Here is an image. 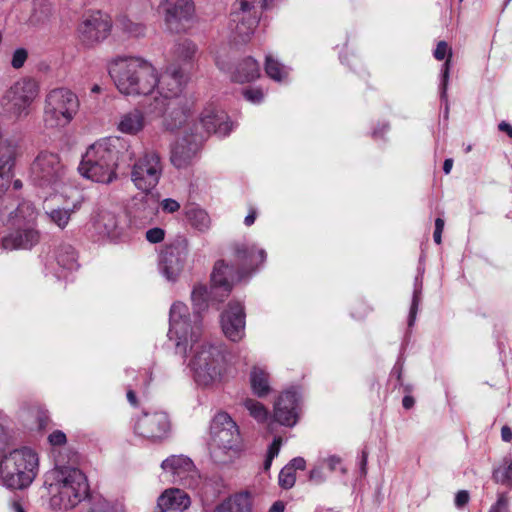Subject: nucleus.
Segmentation results:
<instances>
[{
	"label": "nucleus",
	"mask_w": 512,
	"mask_h": 512,
	"mask_svg": "<svg viewBox=\"0 0 512 512\" xmlns=\"http://www.w3.org/2000/svg\"><path fill=\"white\" fill-rule=\"evenodd\" d=\"M169 340L177 350L186 353L190 347L189 367L195 382L202 387H211L222 381L230 367V353L221 342L201 340L202 326L199 316L191 320L188 307L175 302L170 308Z\"/></svg>",
	"instance_id": "nucleus-1"
},
{
	"label": "nucleus",
	"mask_w": 512,
	"mask_h": 512,
	"mask_svg": "<svg viewBox=\"0 0 512 512\" xmlns=\"http://www.w3.org/2000/svg\"><path fill=\"white\" fill-rule=\"evenodd\" d=\"M107 69L122 95L140 97L155 92L156 67L143 58L117 56L108 62Z\"/></svg>",
	"instance_id": "nucleus-2"
},
{
	"label": "nucleus",
	"mask_w": 512,
	"mask_h": 512,
	"mask_svg": "<svg viewBox=\"0 0 512 512\" xmlns=\"http://www.w3.org/2000/svg\"><path fill=\"white\" fill-rule=\"evenodd\" d=\"M128 148L121 137L103 138L91 144L79 165L80 174L96 183L110 184L117 179L119 154Z\"/></svg>",
	"instance_id": "nucleus-3"
},
{
	"label": "nucleus",
	"mask_w": 512,
	"mask_h": 512,
	"mask_svg": "<svg viewBox=\"0 0 512 512\" xmlns=\"http://www.w3.org/2000/svg\"><path fill=\"white\" fill-rule=\"evenodd\" d=\"M202 129H191V134H184L176 142L171 152V163L178 169L188 167L196 156L199 145L211 133L226 136L232 130L227 114L214 106L206 107L201 112Z\"/></svg>",
	"instance_id": "nucleus-4"
},
{
	"label": "nucleus",
	"mask_w": 512,
	"mask_h": 512,
	"mask_svg": "<svg viewBox=\"0 0 512 512\" xmlns=\"http://www.w3.org/2000/svg\"><path fill=\"white\" fill-rule=\"evenodd\" d=\"M50 503L59 510H71L89 495L86 475L78 468L61 466L50 472L47 480Z\"/></svg>",
	"instance_id": "nucleus-5"
},
{
	"label": "nucleus",
	"mask_w": 512,
	"mask_h": 512,
	"mask_svg": "<svg viewBox=\"0 0 512 512\" xmlns=\"http://www.w3.org/2000/svg\"><path fill=\"white\" fill-rule=\"evenodd\" d=\"M210 455L218 465H229L240 458L243 447L236 423L225 412L214 416L210 425Z\"/></svg>",
	"instance_id": "nucleus-6"
},
{
	"label": "nucleus",
	"mask_w": 512,
	"mask_h": 512,
	"mask_svg": "<svg viewBox=\"0 0 512 512\" xmlns=\"http://www.w3.org/2000/svg\"><path fill=\"white\" fill-rule=\"evenodd\" d=\"M39 471L38 454L29 447H21L5 454L0 461V481L12 490L28 488Z\"/></svg>",
	"instance_id": "nucleus-7"
},
{
	"label": "nucleus",
	"mask_w": 512,
	"mask_h": 512,
	"mask_svg": "<svg viewBox=\"0 0 512 512\" xmlns=\"http://www.w3.org/2000/svg\"><path fill=\"white\" fill-rule=\"evenodd\" d=\"M38 212L29 201H22L17 208L9 213L7 225L11 230L2 239L5 249H31L40 240V232L36 228Z\"/></svg>",
	"instance_id": "nucleus-8"
},
{
	"label": "nucleus",
	"mask_w": 512,
	"mask_h": 512,
	"mask_svg": "<svg viewBox=\"0 0 512 512\" xmlns=\"http://www.w3.org/2000/svg\"><path fill=\"white\" fill-rule=\"evenodd\" d=\"M32 184L44 194L59 192L67 183V170L59 156L48 151H41L30 167Z\"/></svg>",
	"instance_id": "nucleus-9"
},
{
	"label": "nucleus",
	"mask_w": 512,
	"mask_h": 512,
	"mask_svg": "<svg viewBox=\"0 0 512 512\" xmlns=\"http://www.w3.org/2000/svg\"><path fill=\"white\" fill-rule=\"evenodd\" d=\"M193 108L194 102L184 97L150 106L149 112L162 117L163 129L171 132L183 130V135H188L191 129L194 132L202 129L200 118L196 121L193 117Z\"/></svg>",
	"instance_id": "nucleus-10"
},
{
	"label": "nucleus",
	"mask_w": 512,
	"mask_h": 512,
	"mask_svg": "<svg viewBox=\"0 0 512 512\" xmlns=\"http://www.w3.org/2000/svg\"><path fill=\"white\" fill-rule=\"evenodd\" d=\"M79 108L77 95L68 88H53L44 99L43 122L47 128H62L75 117Z\"/></svg>",
	"instance_id": "nucleus-11"
},
{
	"label": "nucleus",
	"mask_w": 512,
	"mask_h": 512,
	"mask_svg": "<svg viewBox=\"0 0 512 512\" xmlns=\"http://www.w3.org/2000/svg\"><path fill=\"white\" fill-rule=\"evenodd\" d=\"M39 91V84L34 79L26 77L17 80L0 100L3 115L14 120L27 117Z\"/></svg>",
	"instance_id": "nucleus-12"
},
{
	"label": "nucleus",
	"mask_w": 512,
	"mask_h": 512,
	"mask_svg": "<svg viewBox=\"0 0 512 512\" xmlns=\"http://www.w3.org/2000/svg\"><path fill=\"white\" fill-rule=\"evenodd\" d=\"M156 12L171 34L187 33L196 19L194 0H160Z\"/></svg>",
	"instance_id": "nucleus-13"
},
{
	"label": "nucleus",
	"mask_w": 512,
	"mask_h": 512,
	"mask_svg": "<svg viewBox=\"0 0 512 512\" xmlns=\"http://www.w3.org/2000/svg\"><path fill=\"white\" fill-rule=\"evenodd\" d=\"M164 163L154 150L145 151L131 165L130 179L135 188L150 193L159 184L163 175Z\"/></svg>",
	"instance_id": "nucleus-14"
},
{
	"label": "nucleus",
	"mask_w": 512,
	"mask_h": 512,
	"mask_svg": "<svg viewBox=\"0 0 512 512\" xmlns=\"http://www.w3.org/2000/svg\"><path fill=\"white\" fill-rule=\"evenodd\" d=\"M186 83V75L176 65L167 66L161 73L156 69V88L154 92L156 95L150 106L159 105L176 98H184L185 96L182 93Z\"/></svg>",
	"instance_id": "nucleus-15"
},
{
	"label": "nucleus",
	"mask_w": 512,
	"mask_h": 512,
	"mask_svg": "<svg viewBox=\"0 0 512 512\" xmlns=\"http://www.w3.org/2000/svg\"><path fill=\"white\" fill-rule=\"evenodd\" d=\"M189 245L186 239H178L167 245L159 255V271L170 282H175L187 261Z\"/></svg>",
	"instance_id": "nucleus-16"
},
{
	"label": "nucleus",
	"mask_w": 512,
	"mask_h": 512,
	"mask_svg": "<svg viewBox=\"0 0 512 512\" xmlns=\"http://www.w3.org/2000/svg\"><path fill=\"white\" fill-rule=\"evenodd\" d=\"M110 31L109 18L99 11H94L82 16L77 26V37L83 45L92 47L105 40Z\"/></svg>",
	"instance_id": "nucleus-17"
},
{
	"label": "nucleus",
	"mask_w": 512,
	"mask_h": 512,
	"mask_svg": "<svg viewBox=\"0 0 512 512\" xmlns=\"http://www.w3.org/2000/svg\"><path fill=\"white\" fill-rule=\"evenodd\" d=\"M87 231L95 241L117 240L123 234L119 217L106 209L98 210L90 220Z\"/></svg>",
	"instance_id": "nucleus-18"
},
{
	"label": "nucleus",
	"mask_w": 512,
	"mask_h": 512,
	"mask_svg": "<svg viewBox=\"0 0 512 512\" xmlns=\"http://www.w3.org/2000/svg\"><path fill=\"white\" fill-rule=\"evenodd\" d=\"M135 433L149 440H161L170 431V420L165 412L143 413L136 420Z\"/></svg>",
	"instance_id": "nucleus-19"
},
{
	"label": "nucleus",
	"mask_w": 512,
	"mask_h": 512,
	"mask_svg": "<svg viewBox=\"0 0 512 512\" xmlns=\"http://www.w3.org/2000/svg\"><path fill=\"white\" fill-rule=\"evenodd\" d=\"M221 327L231 341H240L245 335V313L239 302L230 303L221 315Z\"/></svg>",
	"instance_id": "nucleus-20"
},
{
	"label": "nucleus",
	"mask_w": 512,
	"mask_h": 512,
	"mask_svg": "<svg viewBox=\"0 0 512 512\" xmlns=\"http://www.w3.org/2000/svg\"><path fill=\"white\" fill-rule=\"evenodd\" d=\"M299 396L294 390L282 393L275 405L273 417L281 425L293 427L298 421Z\"/></svg>",
	"instance_id": "nucleus-21"
},
{
	"label": "nucleus",
	"mask_w": 512,
	"mask_h": 512,
	"mask_svg": "<svg viewBox=\"0 0 512 512\" xmlns=\"http://www.w3.org/2000/svg\"><path fill=\"white\" fill-rule=\"evenodd\" d=\"M242 277V273L235 271L224 260L217 261L211 275L213 283L212 293L216 295L219 291H222V296H227L232 290L233 285L240 281Z\"/></svg>",
	"instance_id": "nucleus-22"
},
{
	"label": "nucleus",
	"mask_w": 512,
	"mask_h": 512,
	"mask_svg": "<svg viewBox=\"0 0 512 512\" xmlns=\"http://www.w3.org/2000/svg\"><path fill=\"white\" fill-rule=\"evenodd\" d=\"M82 202V197L80 195L74 198L71 202L67 200H61L59 198L58 205L56 207H44L45 214L47 215L50 222L63 230L68 226L71 215L81 208Z\"/></svg>",
	"instance_id": "nucleus-23"
},
{
	"label": "nucleus",
	"mask_w": 512,
	"mask_h": 512,
	"mask_svg": "<svg viewBox=\"0 0 512 512\" xmlns=\"http://www.w3.org/2000/svg\"><path fill=\"white\" fill-rule=\"evenodd\" d=\"M161 468L171 481L178 482L186 479L194 471V464L187 456L172 455L162 462Z\"/></svg>",
	"instance_id": "nucleus-24"
},
{
	"label": "nucleus",
	"mask_w": 512,
	"mask_h": 512,
	"mask_svg": "<svg viewBox=\"0 0 512 512\" xmlns=\"http://www.w3.org/2000/svg\"><path fill=\"white\" fill-rule=\"evenodd\" d=\"M233 253L235 260L243 266L246 272L253 270L266 260L265 250L257 249L254 245L244 242L236 243L233 246Z\"/></svg>",
	"instance_id": "nucleus-25"
},
{
	"label": "nucleus",
	"mask_w": 512,
	"mask_h": 512,
	"mask_svg": "<svg viewBox=\"0 0 512 512\" xmlns=\"http://www.w3.org/2000/svg\"><path fill=\"white\" fill-rule=\"evenodd\" d=\"M258 19L255 15H246L239 11H233L230 15L229 29L234 39L239 42H246L253 34Z\"/></svg>",
	"instance_id": "nucleus-26"
},
{
	"label": "nucleus",
	"mask_w": 512,
	"mask_h": 512,
	"mask_svg": "<svg viewBox=\"0 0 512 512\" xmlns=\"http://www.w3.org/2000/svg\"><path fill=\"white\" fill-rule=\"evenodd\" d=\"M157 504L174 512H184L191 505L189 495L178 488H169L157 498Z\"/></svg>",
	"instance_id": "nucleus-27"
},
{
	"label": "nucleus",
	"mask_w": 512,
	"mask_h": 512,
	"mask_svg": "<svg viewBox=\"0 0 512 512\" xmlns=\"http://www.w3.org/2000/svg\"><path fill=\"white\" fill-rule=\"evenodd\" d=\"M147 125L145 113L134 108L123 113L117 122V130L127 135H137L142 132Z\"/></svg>",
	"instance_id": "nucleus-28"
},
{
	"label": "nucleus",
	"mask_w": 512,
	"mask_h": 512,
	"mask_svg": "<svg viewBox=\"0 0 512 512\" xmlns=\"http://www.w3.org/2000/svg\"><path fill=\"white\" fill-rule=\"evenodd\" d=\"M19 144L14 139H0V175L10 180V172L18 155Z\"/></svg>",
	"instance_id": "nucleus-29"
},
{
	"label": "nucleus",
	"mask_w": 512,
	"mask_h": 512,
	"mask_svg": "<svg viewBox=\"0 0 512 512\" xmlns=\"http://www.w3.org/2000/svg\"><path fill=\"white\" fill-rule=\"evenodd\" d=\"M56 262L59 266L56 276L58 278H67V272L77 269V254L75 249L68 244L59 246L55 255Z\"/></svg>",
	"instance_id": "nucleus-30"
},
{
	"label": "nucleus",
	"mask_w": 512,
	"mask_h": 512,
	"mask_svg": "<svg viewBox=\"0 0 512 512\" xmlns=\"http://www.w3.org/2000/svg\"><path fill=\"white\" fill-rule=\"evenodd\" d=\"M260 76V66L252 57L240 61L233 72L232 79L239 83H246Z\"/></svg>",
	"instance_id": "nucleus-31"
},
{
	"label": "nucleus",
	"mask_w": 512,
	"mask_h": 512,
	"mask_svg": "<svg viewBox=\"0 0 512 512\" xmlns=\"http://www.w3.org/2000/svg\"><path fill=\"white\" fill-rule=\"evenodd\" d=\"M250 497L247 493H239L222 501L212 512H249Z\"/></svg>",
	"instance_id": "nucleus-32"
},
{
	"label": "nucleus",
	"mask_w": 512,
	"mask_h": 512,
	"mask_svg": "<svg viewBox=\"0 0 512 512\" xmlns=\"http://www.w3.org/2000/svg\"><path fill=\"white\" fill-rule=\"evenodd\" d=\"M433 55L437 60H443L446 58V61L442 65V69H441L442 97L445 98L446 97V89L448 88L450 65H451V58H452V49L449 47L447 42L440 41L437 44Z\"/></svg>",
	"instance_id": "nucleus-33"
},
{
	"label": "nucleus",
	"mask_w": 512,
	"mask_h": 512,
	"mask_svg": "<svg viewBox=\"0 0 512 512\" xmlns=\"http://www.w3.org/2000/svg\"><path fill=\"white\" fill-rule=\"evenodd\" d=\"M250 384L253 393L262 398L268 395L271 391L269 374L259 366H254L250 372Z\"/></svg>",
	"instance_id": "nucleus-34"
},
{
	"label": "nucleus",
	"mask_w": 512,
	"mask_h": 512,
	"mask_svg": "<svg viewBox=\"0 0 512 512\" xmlns=\"http://www.w3.org/2000/svg\"><path fill=\"white\" fill-rule=\"evenodd\" d=\"M197 51V45L191 39L184 38L175 42L172 55L178 62L190 63L194 60Z\"/></svg>",
	"instance_id": "nucleus-35"
},
{
	"label": "nucleus",
	"mask_w": 512,
	"mask_h": 512,
	"mask_svg": "<svg viewBox=\"0 0 512 512\" xmlns=\"http://www.w3.org/2000/svg\"><path fill=\"white\" fill-rule=\"evenodd\" d=\"M189 224L201 233L207 232L211 227V219L208 213L199 207H191L186 211Z\"/></svg>",
	"instance_id": "nucleus-36"
},
{
	"label": "nucleus",
	"mask_w": 512,
	"mask_h": 512,
	"mask_svg": "<svg viewBox=\"0 0 512 512\" xmlns=\"http://www.w3.org/2000/svg\"><path fill=\"white\" fill-rule=\"evenodd\" d=\"M52 13L51 4L45 0H36L33 3L29 22L32 25H39L46 22Z\"/></svg>",
	"instance_id": "nucleus-37"
},
{
	"label": "nucleus",
	"mask_w": 512,
	"mask_h": 512,
	"mask_svg": "<svg viewBox=\"0 0 512 512\" xmlns=\"http://www.w3.org/2000/svg\"><path fill=\"white\" fill-rule=\"evenodd\" d=\"M84 512H124V510L106 498L95 495L89 498L88 507Z\"/></svg>",
	"instance_id": "nucleus-38"
},
{
	"label": "nucleus",
	"mask_w": 512,
	"mask_h": 512,
	"mask_svg": "<svg viewBox=\"0 0 512 512\" xmlns=\"http://www.w3.org/2000/svg\"><path fill=\"white\" fill-rule=\"evenodd\" d=\"M265 72L272 80L281 82L288 76L289 69L281 64L277 59H274L271 55H267Z\"/></svg>",
	"instance_id": "nucleus-39"
},
{
	"label": "nucleus",
	"mask_w": 512,
	"mask_h": 512,
	"mask_svg": "<svg viewBox=\"0 0 512 512\" xmlns=\"http://www.w3.org/2000/svg\"><path fill=\"white\" fill-rule=\"evenodd\" d=\"M243 406L248 411L249 415L258 423L267 421L269 412L261 402L252 398H246L243 401Z\"/></svg>",
	"instance_id": "nucleus-40"
},
{
	"label": "nucleus",
	"mask_w": 512,
	"mask_h": 512,
	"mask_svg": "<svg viewBox=\"0 0 512 512\" xmlns=\"http://www.w3.org/2000/svg\"><path fill=\"white\" fill-rule=\"evenodd\" d=\"M493 479L496 483L512 488V460H505L501 466L495 468Z\"/></svg>",
	"instance_id": "nucleus-41"
},
{
	"label": "nucleus",
	"mask_w": 512,
	"mask_h": 512,
	"mask_svg": "<svg viewBox=\"0 0 512 512\" xmlns=\"http://www.w3.org/2000/svg\"><path fill=\"white\" fill-rule=\"evenodd\" d=\"M192 302L194 307L200 311L207 307V301L209 298V291L203 285L195 286L191 294Z\"/></svg>",
	"instance_id": "nucleus-42"
},
{
	"label": "nucleus",
	"mask_w": 512,
	"mask_h": 512,
	"mask_svg": "<svg viewBox=\"0 0 512 512\" xmlns=\"http://www.w3.org/2000/svg\"><path fill=\"white\" fill-rule=\"evenodd\" d=\"M296 481L295 472L287 465L279 473V484L284 489H289L294 486Z\"/></svg>",
	"instance_id": "nucleus-43"
},
{
	"label": "nucleus",
	"mask_w": 512,
	"mask_h": 512,
	"mask_svg": "<svg viewBox=\"0 0 512 512\" xmlns=\"http://www.w3.org/2000/svg\"><path fill=\"white\" fill-rule=\"evenodd\" d=\"M123 29L134 37H140L145 34V26L140 23H134L130 20H123L121 22Z\"/></svg>",
	"instance_id": "nucleus-44"
},
{
	"label": "nucleus",
	"mask_w": 512,
	"mask_h": 512,
	"mask_svg": "<svg viewBox=\"0 0 512 512\" xmlns=\"http://www.w3.org/2000/svg\"><path fill=\"white\" fill-rule=\"evenodd\" d=\"M28 58V52L25 48H17L11 58V66L14 69H20L24 66Z\"/></svg>",
	"instance_id": "nucleus-45"
},
{
	"label": "nucleus",
	"mask_w": 512,
	"mask_h": 512,
	"mask_svg": "<svg viewBox=\"0 0 512 512\" xmlns=\"http://www.w3.org/2000/svg\"><path fill=\"white\" fill-rule=\"evenodd\" d=\"M509 509V498L506 493L498 494V499L493 504L488 512H508Z\"/></svg>",
	"instance_id": "nucleus-46"
},
{
	"label": "nucleus",
	"mask_w": 512,
	"mask_h": 512,
	"mask_svg": "<svg viewBox=\"0 0 512 512\" xmlns=\"http://www.w3.org/2000/svg\"><path fill=\"white\" fill-rule=\"evenodd\" d=\"M420 292H421L420 289L415 288L414 293H413L412 305L410 308V314H409V321H408L409 326L413 325L415 318H416V313H417L419 302H420Z\"/></svg>",
	"instance_id": "nucleus-47"
},
{
	"label": "nucleus",
	"mask_w": 512,
	"mask_h": 512,
	"mask_svg": "<svg viewBox=\"0 0 512 512\" xmlns=\"http://www.w3.org/2000/svg\"><path fill=\"white\" fill-rule=\"evenodd\" d=\"M244 97L251 103L258 104L263 98L264 94L260 89H246L244 91Z\"/></svg>",
	"instance_id": "nucleus-48"
},
{
	"label": "nucleus",
	"mask_w": 512,
	"mask_h": 512,
	"mask_svg": "<svg viewBox=\"0 0 512 512\" xmlns=\"http://www.w3.org/2000/svg\"><path fill=\"white\" fill-rule=\"evenodd\" d=\"M255 1L256 0H237L234 11H239L246 15H253L251 9L254 7Z\"/></svg>",
	"instance_id": "nucleus-49"
},
{
	"label": "nucleus",
	"mask_w": 512,
	"mask_h": 512,
	"mask_svg": "<svg viewBox=\"0 0 512 512\" xmlns=\"http://www.w3.org/2000/svg\"><path fill=\"white\" fill-rule=\"evenodd\" d=\"M164 230L161 228H152L146 232V239L150 243H159L164 239Z\"/></svg>",
	"instance_id": "nucleus-50"
},
{
	"label": "nucleus",
	"mask_w": 512,
	"mask_h": 512,
	"mask_svg": "<svg viewBox=\"0 0 512 512\" xmlns=\"http://www.w3.org/2000/svg\"><path fill=\"white\" fill-rule=\"evenodd\" d=\"M48 440L52 445H62L66 442V435L62 431L56 430L49 435Z\"/></svg>",
	"instance_id": "nucleus-51"
},
{
	"label": "nucleus",
	"mask_w": 512,
	"mask_h": 512,
	"mask_svg": "<svg viewBox=\"0 0 512 512\" xmlns=\"http://www.w3.org/2000/svg\"><path fill=\"white\" fill-rule=\"evenodd\" d=\"M162 209L165 212L173 213L180 208V204L174 199H164L161 203Z\"/></svg>",
	"instance_id": "nucleus-52"
},
{
	"label": "nucleus",
	"mask_w": 512,
	"mask_h": 512,
	"mask_svg": "<svg viewBox=\"0 0 512 512\" xmlns=\"http://www.w3.org/2000/svg\"><path fill=\"white\" fill-rule=\"evenodd\" d=\"M281 444L282 438L276 437L268 448L267 456L274 459L279 454Z\"/></svg>",
	"instance_id": "nucleus-53"
},
{
	"label": "nucleus",
	"mask_w": 512,
	"mask_h": 512,
	"mask_svg": "<svg viewBox=\"0 0 512 512\" xmlns=\"http://www.w3.org/2000/svg\"><path fill=\"white\" fill-rule=\"evenodd\" d=\"M469 501V493L466 490L458 491L455 496V505L457 507H463Z\"/></svg>",
	"instance_id": "nucleus-54"
},
{
	"label": "nucleus",
	"mask_w": 512,
	"mask_h": 512,
	"mask_svg": "<svg viewBox=\"0 0 512 512\" xmlns=\"http://www.w3.org/2000/svg\"><path fill=\"white\" fill-rule=\"evenodd\" d=\"M310 480L315 481L316 483H322L326 480L325 475L320 467H315L310 471L309 475Z\"/></svg>",
	"instance_id": "nucleus-55"
},
{
	"label": "nucleus",
	"mask_w": 512,
	"mask_h": 512,
	"mask_svg": "<svg viewBox=\"0 0 512 512\" xmlns=\"http://www.w3.org/2000/svg\"><path fill=\"white\" fill-rule=\"evenodd\" d=\"M287 466L291 467L293 472H295L297 469L304 470L306 467V461L302 457H296L293 458Z\"/></svg>",
	"instance_id": "nucleus-56"
},
{
	"label": "nucleus",
	"mask_w": 512,
	"mask_h": 512,
	"mask_svg": "<svg viewBox=\"0 0 512 512\" xmlns=\"http://www.w3.org/2000/svg\"><path fill=\"white\" fill-rule=\"evenodd\" d=\"M324 461L330 471H335L337 469V467L340 466V464H341V459L335 455L329 456Z\"/></svg>",
	"instance_id": "nucleus-57"
},
{
	"label": "nucleus",
	"mask_w": 512,
	"mask_h": 512,
	"mask_svg": "<svg viewBox=\"0 0 512 512\" xmlns=\"http://www.w3.org/2000/svg\"><path fill=\"white\" fill-rule=\"evenodd\" d=\"M215 63L217 65V67L222 71L229 72L231 70L229 63L225 59H223L220 55H216Z\"/></svg>",
	"instance_id": "nucleus-58"
},
{
	"label": "nucleus",
	"mask_w": 512,
	"mask_h": 512,
	"mask_svg": "<svg viewBox=\"0 0 512 512\" xmlns=\"http://www.w3.org/2000/svg\"><path fill=\"white\" fill-rule=\"evenodd\" d=\"M501 438L505 442H510L512 440V431L508 426H503L501 429Z\"/></svg>",
	"instance_id": "nucleus-59"
},
{
	"label": "nucleus",
	"mask_w": 512,
	"mask_h": 512,
	"mask_svg": "<svg viewBox=\"0 0 512 512\" xmlns=\"http://www.w3.org/2000/svg\"><path fill=\"white\" fill-rule=\"evenodd\" d=\"M498 128L500 131L502 132H505L508 134V136L510 138H512V126L510 124H508L507 122L505 121H502L499 125H498Z\"/></svg>",
	"instance_id": "nucleus-60"
},
{
	"label": "nucleus",
	"mask_w": 512,
	"mask_h": 512,
	"mask_svg": "<svg viewBox=\"0 0 512 512\" xmlns=\"http://www.w3.org/2000/svg\"><path fill=\"white\" fill-rule=\"evenodd\" d=\"M9 185V179L0 175V196L8 189Z\"/></svg>",
	"instance_id": "nucleus-61"
},
{
	"label": "nucleus",
	"mask_w": 512,
	"mask_h": 512,
	"mask_svg": "<svg viewBox=\"0 0 512 512\" xmlns=\"http://www.w3.org/2000/svg\"><path fill=\"white\" fill-rule=\"evenodd\" d=\"M11 511L12 512H26L23 505L21 504V502L17 501V500H15L11 503Z\"/></svg>",
	"instance_id": "nucleus-62"
},
{
	"label": "nucleus",
	"mask_w": 512,
	"mask_h": 512,
	"mask_svg": "<svg viewBox=\"0 0 512 512\" xmlns=\"http://www.w3.org/2000/svg\"><path fill=\"white\" fill-rule=\"evenodd\" d=\"M255 219H256V212L255 211H251L244 219V223L245 225L247 226H251L254 222H255Z\"/></svg>",
	"instance_id": "nucleus-63"
},
{
	"label": "nucleus",
	"mask_w": 512,
	"mask_h": 512,
	"mask_svg": "<svg viewBox=\"0 0 512 512\" xmlns=\"http://www.w3.org/2000/svg\"><path fill=\"white\" fill-rule=\"evenodd\" d=\"M283 511H284V504L280 501L275 502L269 510V512H283Z\"/></svg>",
	"instance_id": "nucleus-64"
}]
</instances>
